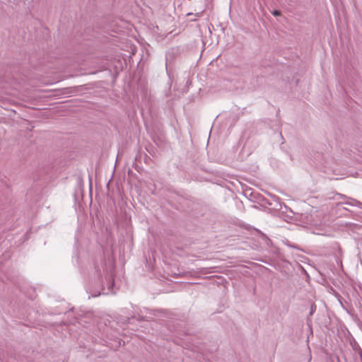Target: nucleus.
Listing matches in <instances>:
<instances>
[{
    "mask_svg": "<svg viewBox=\"0 0 362 362\" xmlns=\"http://www.w3.org/2000/svg\"><path fill=\"white\" fill-rule=\"evenodd\" d=\"M106 280L107 281L108 291H110L115 284V280L112 274H108V276H106Z\"/></svg>",
    "mask_w": 362,
    "mask_h": 362,
    "instance_id": "obj_1",
    "label": "nucleus"
},
{
    "mask_svg": "<svg viewBox=\"0 0 362 362\" xmlns=\"http://www.w3.org/2000/svg\"><path fill=\"white\" fill-rule=\"evenodd\" d=\"M344 204L349 206H356L362 209V203L354 199H351L350 201L346 202Z\"/></svg>",
    "mask_w": 362,
    "mask_h": 362,
    "instance_id": "obj_2",
    "label": "nucleus"
},
{
    "mask_svg": "<svg viewBox=\"0 0 362 362\" xmlns=\"http://www.w3.org/2000/svg\"><path fill=\"white\" fill-rule=\"evenodd\" d=\"M358 354L360 359L362 362V349L360 347H358Z\"/></svg>",
    "mask_w": 362,
    "mask_h": 362,
    "instance_id": "obj_3",
    "label": "nucleus"
},
{
    "mask_svg": "<svg viewBox=\"0 0 362 362\" xmlns=\"http://www.w3.org/2000/svg\"><path fill=\"white\" fill-rule=\"evenodd\" d=\"M272 14L275 16H278L281 15V12L279 11L275 10L273 11Z\"/></svg>",
    "mask_w": 362,
    "mask_h": 362,
    "instance_id": "obj_4",
    "label": "nucleus"
},
{
    "mask_svg": "<svg viewBox=\"0 0 362 362\" xmlns=\"http://www.w3.org/2000/svg\"><path fill=\"white\" fill-rule=\"evenodd\" d=\"M315 309V306L313 305L311 306V311H310V315H312Z\"/></svg>",
    "mask_w": 362,
    "mask_h": 362,
    "instance_id": "obj_5",
    "label": "nucleus"
},
{
    "mask_svg": "<svg viewBox=\"0 0 362 362\" xmlns=\"http://www.w3.org/2000/svg\"><path fill=\"white\" fill-rule=\"evenodd\" d=\"M96 269H98L96 268ZM97 272H98V277H99V278H100V277H101V276H102V274H101L100 271L97 270Z\"/></svg>",
    "mask_w": 362,
    "mask_h": 362,
    "instance_id": "obj_6",
    "label": "nucleus"
},
{
    "mask_svg": "<svg viewBox=\"0 0 362 362\" xmlns=\"http://www.w3.org/2000/svg\"><path fill=\"white\" fill-rule=\"evenodd\" d=\"M358 347L359 346H355L354 349L358 352Z\"/></svg>",
    "mask_w": 362,
    "mask_h": 362,
    "instance_id": "obj_7",
    "label": "nucleus"
}]
</instances>
